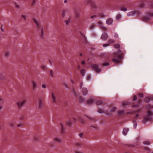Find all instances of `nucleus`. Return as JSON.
Wrapping results in <instances>:
<instances>
[{"mask_svg": "<svg viewBox=\"0 0 153 153\" xmlns=\"http://www.w3.org/2000/svg\"><path fill=\"white\" fill-rule=\"evenodd\" d=\"M32 20L34 23L37 25L38 28V31L41 33V36L42 37L43 36V27L38 22V20L35 17H33L32 18Z\"/></svg>", "mask_w": 153, "mask_h": 153, "instance_id": "1", "label": "nucleus"}, {"mask_svg": "<svg viewBox=\"0 0 153 153\" xmlns=\"http://www.w3.org/2000/svg\"><path fill=\"white\" fill-rule=\"evenodd\" d=\"M27 102L26 99H24L22 100L16 102L17 107L18 108H21Z\"/></svg>", "mask_w": 153, "mask_h": 153, "instance_id": "2", "label": "nucleus"}, {"mask_svg": "<svg viewBox=\"0 0 153 153\" xmlns=\"http://www.w3.org/2000/svg\"><path fill=\"white\" fill-rule=\"evenodd\" d=\"M44 106L42 102V99L41 97H39L38 100V109H40L42 108Z\"/></svg>", "mask_w": 153, "mask_h": 153, "instance_id": "3", "label": "nucleus"}, {"mask_svg": "<svg viewBox=\"0 0 153 153\" xmlns=\"http://www.w3.org/2000/svg\"><path fill=\"white\" fill-rule=\"evenodd\" d=\"M91 66L92 68L96 71V72L97 73H100L101 71V70L100 69H99V65L97 64H92L91 65Z\"/></svg>", "mask_w": 153, "mask_h": 153, "instance_id": "4", "label": "nucleus"}, {"mask_svg": "<svg viewBox=\"0 0 153 153\" xmlns=\"http://www.w3.org/2000/svg\"><path fill=\"white\" fill-rule=\"evenodd\" d=\"M108 38V35L107 33L106 32H104L103 33L101 39L103 40H106Z\"/></svg>", "mask_w": 153, "mask_h": 153, "instance_id": "5", "label": "nucleus"}, {"mask_svg": "<svg viewBox=\"0 0 153 153\" xmlns=\"http://www.w3.org/2000/svg\"><path fill=\"white\" fill-rule=\"evenodd\" d=\"M32 85L33 89L34 90L37 88V84L36 81L33 80L32 82Z\"/></svg>", "mask_w": 153, "mask_h": 153, "instance_id": "6", "label": "nucleus"}, {"mask_svg": "<svg viewBox=\"0 0 153 153\" xmlns=\"http://www.w3.org/2000/svg\"><path fill=\"white\" fill-rule=\"evenodd\" d=\"M113 22V20L111 18H108L107 19L106 21V24L108 25H111Z\"/></svg>", "mask_w": 153, "mask_h": 153, "instance_id": "7", "label": "nucleus"}, {"mask_svg": "<svg viewBox=\"0 0 153 153\" xmlns=\"http://www.w3.org/2000/svg\"><path fill=\"white\" fill-rule=\"evenodd\" d=\"M152 119V118L151 117H144V119L142 120V122L143 123H145L146 121L148 120L150 121Z\"/></svg>", "mask_w": 153, "mask_h": 153, "instance_id": "8", "label": "nucleus"}, {"mask_svg": "<svg viewBox=\"0 0 153 153\" xmlns=\"http://www.w3.org/2000/svg\"><path fill=\"white\" fill-rule=\"evenodd\" d=\"M53 140L59 143H62V140L61 138L57 137H54L53 139Z\"/></svg>", "mask_w": 153, "mask_h": 153, "instance_id": "9", "label": "nucleus"}, {"mask_svg": "<svg viewBox=\"0 0 153 153\" xmlns=\"http://www.w3.org/2000/svg\"><path fill=\"white\" fill-rule=\"evenodd\" d=\"M112 61L113 62H114V63H115L116 64L120 63H121V61H122L121 59L118 60L115 58L113 59Z\"/></svg>", "mask_w": 153, "mask_h": 153, "instance_id": "10", "label": "nucleus"}, {"mask_svg": "<svg viewBox=\"0 0 153 153\" xmlns=\"http://www.w3.org/2000/svg\"><path fill=\"white\" fill-rule=\"evenodd\" d=\"M51 95L53 102L54 103L56 102H57L56 98L53 92L51 93Z\"/></svg>", "mask_w": 153, "mask_h": 153, "instance_id": "11", "label": "nucleus"}, {"mask_svg": "<svg viewBox=\"0 0 153 153\" xmlns=\"http://www.w3.org/2000/svg\"><path fill=\"white\" fill-rule=\"evenodd\" d=\"M114 57H118L120 59H121L123 57V56L121 54L119 55L117 53H114Z\"/></svg>", "mask_w": 153, "mask_h": 153, "instance_id": "12", "label": "nucleus"}, {"mask_svg": "<svg viewBox=\"0 0 153 153\" xmlns=\"http://www.w3.org/2000/svg\"><path fill=\"white\" fill-rule=\"evenodd\" d=\"M92 8L94 10H96L97 8V6L96 4L94 3H92L91 5Z\"/></svg>", "mask_w": 153, "mask_h": 153, "instance_id": "13", "label": "nucleus"}, {"mask_svg": "<svg viewBox=\"0 0 153 153\" xmlns=\"http://www.w3.org/2000/svg\"><path fill=\"white\" fill-rule=\"evenodd\" d=\"M129 130V129L128 128H124L123 129V135H126L127 133L128 132Z\"/></svg>", "mask_w": 153, "mask_h": 153, "instance_id": "14", "label": "nucleus"}, {"mask_svg": "<svg viewBox=\"0 0 153 153\" xmlns=\"http://www.w3.org/2000/svg\"><path fill=\"white\" fill-rule=\"evenodd\" d=\"M82 92L83 95H86L88 93V91L87 88H83L82 89Z\"/></svg>", "mask_w": 153, "mask_h": 153, "instance_id": "15", "label": "nucleus"}, {"mask_svg": "<svg viewBox=\"0 0 153 153\" xmlns=\"http://www.w3.org/2000/svg\"><path fill=\"white\" fill-rule=\"evenodd\" d=\"M71 18L70 17H69L68 19L67 20H65V22L66 24V25H69L71 23Z\"/></svg>", "mask_w": 153, "mask_h": 153, "instance_id": "16", "label": "nucleus"}, {"mask_svg": "<svg viewBox=\"0 0 153 153\" xmlns=\"http://www.w3.org/2000/svg\"><path fill=\"white\" fill-rule=\"evenodd\" d=\"M135 13L134 11H131L129 12L127 14V16H132L135 15Z\"/></svg>", "mask_w": 153, "mask_h": 153, "instance_id": "17", "label": "nucleus"}, {"mask_svg": "<svg viewBox=\"0 0 153 153\" xmlns=\"http://www.w3.org/2000/svg\"><path fill=\"white\" fill-rule=\"evenodd\" d=\"M124 113V111L123 110H119L118 111V114L121 115L123 114Z\"/></svg>", "mask_w": 153, "mask_h": 153, "instance_id": "18", "label": "nucleus"}, {"mask_svg": "<svg viewBox=\"0 0 153 153\" xmlns=\"http://www.w3.org/2000/svg\"><path fill=\"white\" fill-rule=\"evenodd\" d=\"M6 79V77L2 74H0V80H5Z\"/></svg>", "mask_w": 153, "mask_h": 153, "instance_id": "19", "label": "nucleus"}, {"mask_svg": "<svg viewBox=\"0 0 153 153\" xmlns=\"http://www.w3.org/2000/svg\"><path fill=\"white\" fill-rule=\"evenodd\" d=\"M60 126H61V132L63 134L64 133L65 131V130L63 126L62 123L60 124Z\"/></svg>", "mask_w": 153, "mask_h": 153, "instance_id": "20", "label": "nucleus"}, {"mask_svg": "<svg viewBox=\"0 0 153 153\" xmlns=\"http://www.w3.org/2000/svg\"><path fill=\"white\" fill-rule=\"evenodd\" d=\"M130 104V102H128L124 101L122 102V105L123 106H126L129 105Z\"/></svg>", "mask_w": 153, "mask_h": 153, "instance_id": "21", "label": "nucleus"}, {"mask_svg": "<svg viewBox=\"0 0 153 153\" xmlns=\"http://www.w3.org/2000/svg\"><path fill=\"white\" fill-rule=\"evenodd\" d=\"M10 54V53L9 52L6 51L4 53V56L5 57L7 58L9 57Z\"/></svg>", "mask_w": 153, "mask_h": 153, "instance_id": "22", "label": "nucleus"}, {"mask_svg": "<svg viewBox=\"0 0 153 153\" xmlns=\"http://www.w3.org/2000/svg\"><path fill=\"white\" fill-rule=\"evenodd\" d=\"M75 17L76 18H79L80 17V14L79 12L76 11V13L75 14Z\"/></svg>", "mask_w": 153, "mask_h": 153, "instance_id": "23", "label": "nucleus"}, {"mask_svg": "<svg viewBox=\"0 0 153 153\" xmlns=\"http://www.w3.org/2000/svg\"><path fill=\"white\" fill-rule=\"evenodd\" d=\"M100 26L101 29L103 30H106L108 29L107 27L103 26L102 25H100Z\"/></svg>", "mask_w": 153, "mask_h": 153, "instance_id": "24", "label": "nucleus"}, {"mask_svg": "<svg viewBox=\"0 0 153 153\" xmlns=\"http://www.w3.org/2000/svg\"><path fill=\"white\" fill-rule=\"evenodd\" d=\"M144 145H150L151 144L149 140L144 141L143 142Z\"/></svg>", "mask_w": 153, "mask_h": 153, "instance_id": "25", "label": "nucleus"}, {"mask_svg": "<svg viewBox=\"0 0 153 153\" xmlns=\"http://www.w3.org/2000/svg\"><path fill=\"white\" fill-rule=\"evenodd\" d=\"M102 102V101L101 100H97L96 101V104L97 105H101Z\"/></svg>", "mask_w": 153, "mask_h": 153, "instance_id": "26", "label": "nucleus"}, {"mask_svg": "<svg viewBox=\"0 0 153 153\" xmlns=\"http://www.w3.org/2000/svg\"><path fill=\"white\" fill-rule=\"evenodd\" d=\"M85 69H82L80 70V73L82 74V76L85 75Z\"/></svg>", "mask_w": 153, "mask_h": 153, "instance_id": "27", "label": "nucleus"}, {"mask_svg": "<svg viewBox=\"0 0 153 153\" xmlns=\"http://www.w3.org/2000/svg\"><path fill=\"white\" fill-rule=\"evenodd\" d=\"M121 15L120 14H119L117 15V16L116 18V19L117 20H119L121 19Z\"/></svg>", "mask_w": 153, "mask_h": 153, "instance_id": "28", "label": "nucleus"}, {"mask_svg": "<svg viewBox=\"0 0 153 153\" xmlns=\"http://www.w3.org/2000/svg\"><path fill=\"white\" fill-rule=\"evenodd\" d=\"M93 102V101L92 99H90L87 101V103L88 104H92Z\"/></svg>", "mask_w": 153, "mask_h": 153, "instance_id": "29", "label": "nucleus"}, {"mask_svg": "<svg viewBox=\"0 0 153 153\" xmlns=\"http://www.w3.org/2000/svg\"><path fill=\"white\" fill-rule=\"evenodd\" d=\"M144 101L146 103H149L150 101L149 98V97H146L145 98Z\"/></svg>", "mask_w": 153, "mask_h": 153, "instance_id": "30", "label": "nucleus"}, {"mask_svg": "<svg viewBox=\"0 0 153 153\" xmlns=\"http://www.w3.org/2000/svg\"><path fill=\"white\" fill-rule=\"evenodd\" d=\"M21 17L22 19H24L25 21L26 20L27 17L26 15L22 14L21 15Z\"/></svg>", "mask_w": 153, "mask_h": 153, "instance_id": "31", "label": "nucleus"}, {"mask_svg": "<svg viewBox=\"0 0 153 153\" xmlns=\"http://www.w3.org/2000/svg\"><path fill=\"white\" fill-rule=\"evenodd\" d=\"M80 122L82 124H85L86 123L85 121L83 119H81L80 120Z\"/></svg>", "mask_w": 153, "mask_h": 153, "instance_id": "32", "label": "nucleus"}, {"mask_svg": "<svg viewBox=\"0 0 153 153\" xmlns=\"http://www.w3.org/2000/svg\"><path fill=\"white\" fill-rule=\"evenodd\" d=\"M66 12L65 10H63L62 11V15L63 17H64L66 15Z\"/></svg>", "mask_w": 153, "mask_h": 153, "instance_id": "33", "label": "nucleus"}, {"mask_svg": "<svg viewBox=\"0 0 153 153\" xmlns=\"http://www.w3.org/2000/svg\"><path fill=\"white\" fill-rule=\"evenodd\" d=\"M66 123L68 126H70L72 124V121L71 120H68L66 121Z\"/></svg>", "mask_w": 153, "mask_h": 153, "instance_id": "34", "label": "nucleus"}, {"mask_svg": "<svg viewBox=\"0 0 153 153\" xmlns=\"http://www.w3.org/2000/svg\"><path fill=\"white\" fill-rule=\"evenodd\" d=\"M114 42V40L113 39H110L108 41V43L109 45L110 44L113 43Z\"/></svg>", "mask_w": 153, "mask_h": 153, "instance_id": "35", "label": "nucleus"}, {"mask_svg": "<svg viewBox=\"0 0 153 153\" xmlns=\"http://www.w3.org/2000/svg\"><path fill=\"white\" fill-rule=\"evenodd\" d=\"M120 45L118 44H116L114 45V47L115 48H120Z\"/></svg>", "mask_w": 153, "mask_h": 153, "instance_id": "36", "label": "nucleus"}, {"mask_svg": "<svg viewBox=\"0 0 153 153\" xmlns=\"http://www.w3.org/2000/svg\"><path fill=\"white\" fill-rule=\"evenodd\" d=\"M146 107L147 109H150L153 108V106H151L149 104L147 105Z\"/></svg>", "mask_w": 153, "mask_h": 153, "instance_id": "37", "label": "nucleus"}, {"mask_svg": "<svg viewBox=\"0 0 153 153\" xmlns=\"http://www.w3.org/2000/svg\"><path fill=\"white\" fill-rule=\"evenodd\" d=\"M127 10V9L126 7H123L120 9V10L121 11H126Z\"/></svg>", "mask_w": 153, "mask_h": 153, "instance_id": "38", "label": "nucleus"}, {"mask_svg": "<svg viewBox=\"0 0 153 153\" xmlns=\"http://www.w3.org/2000/svg\"><path fill=\"white\" fill-rule=\"evenodd\" d=\"M117 109L116 107H113L111 108L110 111L111 112H114Z\"/></svg>", "mask_w": 153, "mask_h": 153, "instance_id": "39", "label": "nucleus"}, {"mask_svg": "<svg viewBox=\"0 0 153 153\" xmlns=\"http://www.w3.org/2000/svg\"><path fill=\"white\" fill-rule=\"evenodd\" d=\"M41 68L42 69L44 70H46L47 68L46 66L44 65H42Z\"/></svg>", "mask_w": 153, "mask_h": 153, "instance_id": "40", "label": "nucleus"}, {"mask_svg": "<svg viewBox=\"0 0 153 153\" xmlns=\"http://www.w3.org/2000/svg\"><path fill=\"white\" fill-rule=\"evenodd\" d=\"M134 123V128H136L137 126V123L136 121H134L133 122Z\"/></svg>", "mask_w": 153, "mask_h": 153, "instance_id": "41", "label": "nucleus"}, {"mask_svg": "<svg viewBox=\"0 0 153 153\" xmlns=\"http://www.w3.org/2000/svg\"><path fill=\"white\" fill-rule=\"evenodd\" d=\"M149 19V18L146 17H145L143 18V20L144 21H147Z\"/></svg>", "mask_w": 153, "mask_h": 153, "instance_id": "42", "label": "nucleus"}, {"mask_svg": "<svg viewBox=\"0 0 153 153\" xmlns=\"http://www.w3.org/2000/svg\"><path fill=\"white\" fill-rule=\"evenodd\" d=\"M95 27V26L94 25H91L90 26V29L92 30Z\"/></svg>", "mask_w": 153, "mask_h": 153, "instance_id": "43", "label": "nucleus"}, {"mask_svg": "<svg viewBox=\"0 0 153 153\" xmlns=\"http://www.w3.org/2000/svg\"><path fill=\"white\" fill-rule=\"evenodd\" d=\"M74 153H84L80 151H79V150H76V151H75Z\"/></svg>", "mask_w": 153, "mask_h": 153, "instance_id": "44", "label": "nucleus"}, {"mask_svg": "<svg viewBox=\"0 0 153 153\" xmlns=\"http://www.w3.org/2000/svg\"><path fill=\"white\" fill-rule=\"evenodd\" d=\"M97 111L99 113H102L103 112V110L100 109H98Z\"/></svg>", "mask_w": 153, "mask_h": 153, "instance_id": "45", "label": "nucleus"}, {"mask_svg": "<svg viewBox=\"0 0 153 153\" xmlns=\"http://www.w3.org/2000/svg\"><path fill=\"white\" fill-rule=\"evenodd\" d=\"M83 135V134L82 133H81L79 134L78 136L80 137L81 138L82 137Z\"/></svg>", "mask_w": 153, "mask_h": 153, "instance_id": "46", "label": "nucleus"}, {"mask_svg": "<svg viewBox=\"0 0 153 153\" xmlns=\"http://www.w3.org/2000/svg\"><path fill=\"white\" fill-rule=\"evenodd\" d=\"M152 114V112L150 111H148L147 112V115H151Z\"/></svg>", "mask_w": 153, "mask_h": 153, "instance_id": "47", "label": "nucleus"}, {"mask_svg": "<svg viewBox=\"0 0 153 153\" xmlns=\"http://www.w3.org/2000/svg\"><path fill=\"white\" fill-rule=\"evenodd\" d=\"M138 96L140 97H143V96L142 94L140 93L138 94Z\"/></svg>", "mask_w": 153, "mask_h": 153, "instance_id": "48", "label": "nucleus"}, {"mask_svg": "<svg viewBox=\"0 0 153 153\" xmlns=\"http://www.w3.org/2000/svg\"><path fill=\"white\" fill-rule=\"evenodd\" d=\"M87 118H89V119H90V120H94V118H91V117H90L89 116H85Z\"/></svg>", "mask_w": 153, "mask_h": 153, "instance_id": "49", "label": "nucleus"}, {"mask_svg": "<svg viewBox=\"0 0 153 153\" xmlns=\"http://www.w3.org/2000/svg\"><path fill=\"white\" fill-rule=\"evenodd\" d=\"M102 65L104 66H108L109 65V64L108 62H107L103 63Z\"/></svg>", "mask_w": 153, "mask_h": 153, "instance_id": "50", "label": "nucleus"}, {"mask_svg": "<svg viewBox=\"0 0 153 153\" xmlns=\"http://www.w3.org/2000/svg\"><path fill=\"white\" fill-rule=\"evenodd\" d=\"M137 96L135 95L134 96L133 100V101H135V100H137Z\"/></svg>", "mask_w": 153, "mask_h": 153, "instance_id": "51", "label": "nucleus"}, {"mask_svg": "<svg viewBox=\"0 0 153 153\" xmlns=\"http://www.w3.org/2000/svg\"><path fill=\"white\" fill-rule=\"evenodd\" d=\"M50 74L51 77L53 76V71H52L51 70L50 71Z\"/></svg>", "mask_w": 153, "mask_h": 153, "instance_id": "52", "label": "nucleus"}, {"mask_svg": "<svg viewBox=\"0 0 153 153\" xmlns=\"http://www.w3.org/2000/svg\"><path fill=\"white\" fill-rule=\"evenodd\" d=\"M90 78H91L90 76L89 75H88L87 77V79L88 80H90Z\"/></svg>", "mask_w": 153, "mask_h": 153, "instance_id": "53", "label": "nucleus"}, {"mask_svg": "<svg viewBox=\"0 0 153 153\" xmlns=\"http://www.w3.org/2000/svg\"><path fill=\"white\" fill-rule=\"evenodd\" d=\"M109 45V44H105L103 45V46L104 47H106Z\"/></svg>", "mask_w": 153, "mask_h": 153, "instance_id": "54", "label": "nucleus"}, {"mask_svg": "<svg viewBox=\"0 0 153 153\" xmlns=\"http://www.w3.org/2000/svg\"><path fill=\"white\" fill-rule=\"evenodd\" d=\"M42 87L43 88H46V85L45 84H42Z\"/></svg>", "mask_w": 153, "mask_h": 153, "instance_id": "55", "label": "nucleus"}, {"mask_svg": "<svg viewBox=\"0 0 153 153\" xmlns=\"http://www.w3.org/2000/svg\"><path fill=\"white\" fill-rule=\"evenodd\" d=\"M75 144L76 146H81V144L79 143H75Z\"/></svg>", "mask_w": 153, "mask_h": 153, "instance_id": "56", "label": "nucleus"}, {"mask_svg": "<svg viewBox=\"0 0 153 153\" xmlns=\"http://www.w3.org/2000/svg\"><path fill=\"white\" fill-rule=\"evenodd\" d=\"M114 37L115 38H117L118 37V35L117 34L115 33L114 34Z\"/></svg>", "mask_w": 153, "mask_h": 153, "instance_id": "57", "label": "nucleus"}, {"mask_svg": "<svg viewBox=\"0 0 153 153\" xmlns=\"http://www.w3.org/2000/svg\"><path fill=\"white\" fill-rule=\"evenodd\" d=\"M15 6L16 8H19V5L16 4V3H15Z\"/></svg>", "mask_w": 153, "mask_h": 153, "instance_id": "58", "label": "nucleus"}, {"mask_svg": "<svg viewBox=\"0 0 153 153\" xmlns=\"http://www.w3.org/2000/svg\"><path fill=\"white\" fill-rule=\"evenodd\" d=\"M138 107V105L137 104L136 105H132V107L133 108H137Z\"/></svg>", "mask_w": 153, "mask_h": 153, "instance_id": "59", "label": "nucleus"}, {"mask_svg": "<svg viewBox=\"0 0 153 153\" xmlns=\"http://www.w3.org/2000/svg\"><path fill=\"white\" fill-rule=\"evenodd\" d=\"M96 18V15H94L93 16H91V19H92V18L95 19Z\"/></svg>", "mask_w": 153, "mask_h": 153, "instance_id": "60", "label": "nucleus"}, {"mask_svg": "<svg viewBox=\"0 0 153 153\" xmlns=\"http://www.w3.org/2000/svg\"><path fill=\"white\" fill-rule=\"evenodd\" d=\"M144 149H146V150H148V151H150V149L149 148L147 147H146L144 148Z\"/></svg>", "mask_w": 153, "mask_h": 153, "instance_id": "61", "label": "nucleus"}, {"mask_svg": "<svg viewBox=\"0 0 153 153\" xmlns=\"http://www.w3.org/2000/svg\"><path fill=\"white\" fill-rule=\"evenodd\" d=\"M36 0H33V2H32V5L34 4L35 3V2H36Z\"/></svg>", "mask_w": 153, "mask_h": 153, "instance_id": "62", "label": "nucleus"}, {"mask_svg": "<svg viewBox=\"0 0 153 153\" xmlns=\"http://www.w3.org/2000/svg\"><path fill=\"white\" fill-rule=\"evenodd\" d=\"M148 16H153V12L151 13H149L148 15Z\"/></svg>", "mask_w": 153, "mask_h": 153, "instance_id": "63", "label": "nucleus"}, {"mask_svg": "<svg viewBox=\"0 0 153 153\" xmlns=\"http://www.w3.org/2000/svg\"><path fill=\"white\" fill-rule=\"evenodd\" d=\"M139 117V115L138 114H137L134 117L136 118V119H137L138 117Z\"/></svg>", "mask_w": 153, "mask_h": 153, "instance_id": "64", "label": "nucleus"}]
</instances>
